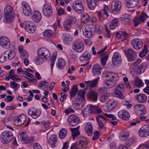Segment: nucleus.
<instances>
[{"label": "nucleus", "instance_id": "nucleus-1", "mask_svg": "<svg viewBox=\"0 0 149 149\" xmlns=\"http://www.w3.org/2000/svg\"><path fill=\"white\" fill-rule=\"evenodd\" d=\"M105 76L106 77L110 78L106 81L105 84L108 88H110L114 86L115 85V82L119 79L118 75L113 72H107Z\"/></svg>", "mask_w": 149, "mask_h": 149}, {"label": "nucleus", "instance_id": "nucleus-2", "mask_svg": "<svg viewBox=\"0 0 149 149\" xmlns=\"http://www.w3.org/2000/svg\"><path fill=\"white\" fill-rule=\"evenodd\" d=\"M13 138L12 132L9 131H6L2 132L0 136L1 141L3 144L9 143Z\"/></svg>", "mask_w": 149, "mask_h": 149}, {"label": "nucleus", "instance_id": "nucleus-3", "mask_svg": "<svg viewBox=\"0 0 149 149\" xmlns=\"http://www.w3.org/2000/svg\"><path fill=\"white\" fill-rule=\"evenodd\" d=\"M37 54L45 61L50 59L51 57V54L49 51L44 47L38 49Z\"/></svg>", "mask_w": 149, "mask_h": 149}, {"label": "nucleus", "instance_id": "nucleus-4", "mask_svg": "<svg viewBox=\"0 0 149 149\" xmlns=\"http://www.w3.org/2000/svg\"><path fill=\"white\" fill-rule=\"evenodd\" d=\"M124 88V86L123 84H118L116 87L115 91L112 93V95L121 99H124V96L123 95V92Z\"/></svg>", "mask_w": 149, "mask_h": 149}, {"label": "nucleus", "instance_id": "nucleus-5", "mask_svg": "<svg viewBox=\"0 0 149 149\" xmlns=\"http://www.w3.org/2000/svg\"><path fill=\"white\" fill-rule=\"evenodd\" d=\"M94 28L91 24L87 25L83 31V35L88 38H91L93 35Z\"/></svg>", "mask_w": 149, "mask_h": 149}, {"label": "nucleus", "instance_id": "nucleus-6", "mask_svg": "<svg viewBox=\"0 0 149 149\" xmlns=\"http://www.w3.org/2000/svg\"><path fill=\"white\" fill-rule=\"evenodd\" d=\"M69 125L71 126H75L78 125L80 121L79 117L75 115H72L68 118Z\"/></svg>", "mask_w": 149, "mask_h": 149}, {"label": "nucleus", "instance_id": "nucleus-7", "mask_svg": "<svg viewBox=\"0 0 149 149\" xmlns=\"http://www.w3.org/2000/svg\"><path fill=\"white\" fill-rule=\"evenodd\" d=\"M134 111L138 116L145 114L146 110L145 107L141 104H137L134 107Z\"/></svg>", "mask_w": 149, "mask_h": 149}, {"label": "nucleus", "instance_id": "nucleus-8", "mask_svg": "<svg viewBox=\"0 0 149 149\" xmlns=\"http://www.w3.org/2000/svg\"><path fill=\"white\" fill-rule=\"evenodd\" d=\"M139 135L141 137H146L149 135V126L146 125H143L138 131Z\"/></svg>", "mask_w": 149, "mask_h": 149}, {"label": "nucleus", "instance_id": "nucleus-9", "mask_svg": "<svg viewBox=\"0 0 149 149\" xmlns=\"http://www.w3.org/2000/svg\"><path fill=\"white\" fill-rule=\"evenodd\" d=\"M121 7V3L118 1H113L111 4V9L114 14H117Z\"/></svg>", "mask_w": 149, "mask_h": 149}, {"label": "nucleus", "instance_id": "nucleus-10", "mask_svg": "<svg viewBox=\"0 0 149 149\" xmlns=\"http://www.w3.org/2000/svg\"><path fill=\"white\" fill-rule=\"evenodd\" d=\"M41 114V111L40 110L36 109L33 107L29 109L28 111V114L34 119H36L39 117Z\"/></svg>", "mask_w": 149, "mask_h": 149}, {"label": "nucleus", "instance_id": "nucleus-11", "mask_svg": "<svg viewBox=\"0 0 149 149\" xmlns=\"http://www.w3.org/2000/svg\"><path fill=\"white\" fill-rule=\"evenodd\" d=\"M76 22V19L74 17H70L66 19L64 22L63 27L65 29L68 30L71 26L73 24L75 23Z\"/></svg>", "mask_w": 149, "mask_h": 149}, {"label": "nucleus", "instance_id": "nucleus-12", "mask_svg": "<svg viewBox=\"0 0 149 149\" xmlns=\"http://www.w3.org/2000/svg\"><path fill=\"white\" fill-rule=\"evenodd\" d=\"M22 6L23 12L24 14L26 16L31 15L32 11L31 8L29 4L26 2L23 1L22 3Z\"/></svg>", "mask_w": 149, "mask_h": 149}, {"label": "nucleus", "instance_id": "nucleus-13", "mask_svg": "<svg viewBox=\"0 0 149 149\" xmlns=\"http://www.w3.org/2000/svg\"><path fill=\"white\" fill-rule=\"evenodd\" d=\"M118 115L120 119L127 120L130 118V114L126 110L122 109L119 110L118 112Z\"/></svg>", "mask_w": 149, "mask_h": 149}, {"label": "nucleus", "instance_id": "nucleus-14", "mask_svg": "<svg viewBox=\"0 0 149 149\" xmlns=\"http://www.w3.org/2000/svg\"><path fill=\"white\" fill-rule=\"evenodd\" d=\"M87 140L86 138L84 137L79 138L77 140L75 144L72 145L75 148V149H81L83 146L84 144L86 143Z\"/></svg>", "mask_w": 149, "mask_h": 149}, {"label": "nucleus", "instance_id": "nucleus-15", "mask_svg": "<svg viewBox=\"0 0 149 149\" xmlns=\"http://www.w3.org/2000/svg\"><path fill=\"white\" fill-rule=\"evenodd\" d=\"M18 137L25 143H33L34 140L33 137L29 138L26 136V133L23 131L20 132Z\"/></svg>", "mask_w": 149, "mask_h": 149}, {"label": "nucleus", "instance_id": "nucleus-16", "mask_svg": "<svg viewBox=\"0 0 149 149\" xmlns=\"http://www.w3.org/2000/svg\"><path fill=\"white\" fill-rule=\"evenodd\" d=\"M43 14L47 17H50L52 14V10L51 6L46 4L43 6L42 9Z\"/></svg>", "mask_w": 149, "mask_h": 149}, {"label": "nucleus", "instance_id": "nucleus-17", "mask_svg": "<svg viewBox=\"0 0 149 149\" xmlns=\"http://www.w3.org/2000/svg\"><path fill=\"white\" fill-rule=\"evenodd\" d=\"M131 44L134 49L139 50L142 47L143 42L139 39L135 38L132 41Z\"/></svg>", "mask_w": 149, "mask_h": 149}, {"label": "nucleus", "instance_id": "nucleus-18", "mask_svg": "<svg viewBox=\"0 0 149 149\" xmlns=\"http://www.w3.org/2000/svg\"><path fill=\"white\" fill-rule=\"evenodd\" d=\"M25 28L28 32L29 33H33L36 30V27L33 22L28 21L26 23Z\"/></svg>", "mask_w": 149, "mask_h": 149}, {"label": "nucleus", "instance_id": "nucleus-19", "mask_svg": "<svg viewBox=\"0 0 149 149\" xmlns=\"http://www.w3.org/2000/svg\"><path fill=\"white\" fill-rule=\"evenodd\" d=\"M73 46V49L78 53L82 52L84 47L83 42L81 41H79L74 44Z\"/></svg>", "mask_w": 149, "mask_h": 149}, {"label": "nucleus", "instance_id": "nucleus-20", "mask_svg": "<svg viewBox=\"0 0 149 149\" xmlns=\"http://www.w3.org/2000/svg\"><path fill=\"white\" fill-rule=\"evenodd\" d=\"M88 98L93 102H96L97 100V94L93 90H90L87 94Z\"/></svg>", "mask_w": 149, "mask_h": 149}, {"label": "nucleus", "instance_id": "nucleus-21", "mask_svg": "<svg viewBox=\"0 0 149 149\" xmlns=\"http://www.w3.org/2000/svg\"><path fill=\"white\" fill-rule=\"evenodd\" d=\"M57 138L55 134H53L49 138L48 143L49 146L52 148H54L57 142Z\"/></svg>", "mask_w": 149, "mask_h": 149}, {"label": "nucleus", "instance_id": "nucleus-22", "mask_svg": "<svg viewBox=\"0 0 149 149\" xmlns=\"http://www.w3.org/2000/svg\"><path fill=\"white\" fill-rule=\"evenodd\" d=\"M130 136V131L126 130L122 131L120 133L119 137L121 140L125 141L128 139Z\"/></svg>", "mask_w": 149, "mask_h": 149}, {"label": "nucleus", "instance_id": "nucleus-23", "mask_svg": "<svg viewBox=\"0 0 149 149\" xmlns=\"http://www.w3.org/2000/svg\"><path fill=\"white\" fill-rule=\"evenodd\" d=\"M32 19L36 22H38L42 18L41 13L38 10H35L33 12L32 16Z\"/></svg>", "mask_w": 149, "mask_h": 149}, {"label": "nucleus", "instance_id": "nucleus-24", "mask_svg": "<svg viewBox=\"0 0 149 149\" xmlns=\"http://www.w3.org/2000/svg\"><path fill=\"white\" fill-rule=\"evenodd\" d=\"M85 132L89 136H91L93 134V127L91 122L87 123L85 127Z\"/></svg>", "mask_w": 149, "mask_h": 149}, {"label": "nucleus", "instance_id": "nucleus-25", "mask_svg": "<svg viewBox=\"0 0 149 149\" xmlns=\"http://www.w3.org/2000/svg\"><path fill=\"white\" fill-rule=\"evenodd\" d=\"M86 2L90 10H94L97 6V0H86Z\"/></svg>", "mask_w": 149, "mask_h": 149}, {"label": "nucleus", "instance_id": "nucleus-26", "mask_svg": "<svg viewBox=\"0 0 149 149\" xmlns=\"http://www.w3.org/2000/svg\"><path fill=\"white\" fill-rule=\"evenodd\" d=\"M102 70L99 64L96 63L92 67V72L94 75H99L101 73Z\"/></svg>", "mask_w": 149, "mask_h": 149}, {"label": "nucleus", "instance_id": "nucleus-27", "mask_svg": "<svg viewBox=\"0 0 149 149\" xmlns=\"http://www.w3.org/2000/svg\"><path fill=\"white\" fill-rule=\"evenodd\" d=\"M121 57L120 53L118 52H115L112 58V62L113 64L116 63H119L121 62Z\"/></svg>", "mask_w": 149, "mask_h": 149}, {"label": "nucleus", "instance_id": "nucleus-28", "mask_svg": "<svg viewBox=\"0 0 149 149\" xmlns=\"http://www.w3.org/2000/svg\"><path fill=\"white\" fill-rule=\"evenodd\" d=\"M136 99L139 102H145L147 100V96L144 94H138L135 97Z\"/></svg>", "mask_w": 149, "mask_h": 149}, {"label": "nucleus", "instance_id": "nucleus-29", "mask_svg": "<svg viewBox=\"0 0 149 149\" xmlns=\"http://www.w3.org/2000/svg\"><path fill=\"white\" fill-rule=\"evenodd\" d=\"M91 55L90 53L87 51H85L79 57L81 61L88 60L91 58Z\"/></svg>", "mask_w": 149, "mask_h": 149}, {"label": "nucleus", "instance_id": "nucleus-30", "mask_svg": "<svg viewBox=\"0 0 149 149\" xmlns=\"http://www.w3.org/2000/svg\"><path fill=\"white\" fill-rule=\"evenodd\" d=\"M117 105V103H107L104 106V110L105 111H110L112 110Z\"/></svg>", "mask_w": 149, "mask_h": 149}, {"label": "nucleus", "instance_id": "nucleus-31", "mask_svg": "<svg viewBox=\"0 0 149 149\" xmlns=\"http://www.w3.org/2000/svg\"><path fill=\"white\" fill-rule=\"evenodd\" d=\"M80 126L74 128H70V130L72 132V136L73 139H74L77 137L80 134V133L78 130Z\"/></svg>", "mask_w": 149, "mask_h": 149}, {"label": "nucleus", "instance_id": "nucleus-32", "mask_svg": "<svg viewBox=\"0 0 149 149\" xmlns=\"http://www.w3.org/2000/svg\"><path fill=\"white\" fill-rule=\"evenodd\" d=\"M10 42L9 39L6 36H1L0 38V44L3 47H6Z\"/></svg>", "mask_w": 149, "mask_h": 149}, {"label": "nucleus", "instance_id": "nucleus-33", "mask_svg": "<svg viewBox=\"0 0 149 149\" xmlns=\"http://www.w3.org/2000/svg\"><path fill=\"white\" fill-rule=\"evenodd\" d=\"M132 84L134 86L139 88L142 87L144 85V84L142 80L136 77L135 78L134 81H132Z\"/></svg>", "mask_w": 149, "mask_h": 149}, {"label": "nucleus", "instance_id": "nucleus-34", "mask_svg": "<svg viewBox=\"0 0 149 149\" xmlns=\"http://www.w3.org/2000/svg\"><path fill=\"white\" fill-rule=\"evenodd\" d=\"M90 110H91L92 113H94L96 114H100L101 113L102 111V109L98 106H95L93 105H90Z\"/></svg>", "mask_w": 149, "mask_h": 149}, {"label": "nucleus", "instance_id": "nucleus-35", "mask_svg": "<svg viewBox=\"0 0 149 149\" xmlns=\"http://www.w3.org/2000/svg\"><path fill=\"white\" fill-rule=\"evenodd\" d=\"M146 68V64L145 63H141L139 66H138L136 69V74H140L142 72H143Z\"/></svg>", "mask_w": 149, "mask_h": 149}, {"label": "nucleus", "instance_id": "nucleus-36", "mask_svg": "<svg viewBox=\"0 0 149 149\" xmlns=\"http://www.w3.org/2000/svg\"><path fill=\"white\" fill-rule=\"evenodd\" d=\"M120 20L124 24H129L130 21V15L128 14H126L123 17H121Z\"/></svg>", "mask_w": 149, "mask_h": 149}, {"label": "nucleus", "instance_id": "nucleus-37", "mask_svg": "<svg viewBox=\"0 0 149 149\" xmlns=\"http://www.w3.org/2000/svg\"><path fill=\"white\" fill-rule=\"evenodd\" d=\"M91 19L90 17L87 13L83 14L81 18V22L85 23H88Z\"/></svg>", "mask_w": 149, "mask_h": 149}, {"label": "nucleus", "instance_id": "nucleus-38", "mask_svg": "<svg viewBox=\"0 0 149 149\" xmlns=\"http://www.w3.org/2000/svg\"><path fill=\"white\" fill-rule=\"evenodd\" d=\"M72 8L78 13H82L84 12V10L83 5L73 6Z\"/></svg>", "mask_w": 149, "mask_h": 149}, {"label": "nucleus", "instance_id": "nucleus-39", "mask_svg": "<svg viewBox=\"0 0 149 149\" xmlns=\"http://www.w3.org/2000/svg\"><path fill=\"white\" fill-rule=\"evenodd\" d=\"M65 62L64 60L63 59H59L56 63L57 67L59 69H62L64 67Z\"/></svg>", "mask_w": 149, "mask_h": 149}, {"label": "nucleus", "instance_id": "nucleus-40", "mask_svg": "<svg viewBox=\"0 0 149 149\" xmlns=\"http://www.w3.org/2000/svg\"><path fill=\"white\" fill-rule=\"evenodd\" d=\"M33 61L36 65H40L44 63L45 61L38 55L37 56H36L34 58Z\"/></svg>", "mask_w": 149, "mask_h": 149}, {"label": "nucleus", "instance_id": "nucleus-41", "mask_svg": "<svg viewBox=\"0 0 149 149\" xmlns=\"http://www.w3.org/2000/svg\"><path fill=\"white\" fill-rule=\"evenodd\" d=\"M99 77H98L94 79L92 81H86L85 83H87L88 87L92 88L95 87L97 84V83L99 79Z\"/></svg>", "mask_w": 149, "mask_h": 149}, {"label": "nucleus", "instance_id": "nucleus-42", "mask_svg": "<svg viewBox=\"0 0 149 149\" xmlns=\"http://www.w3.org/2000/svg\"><path fill=\"white\" fill-rule=\"evenodd\" d=\"M78 90L77 86V85H74L72 88L70 95L71 97L75 96L77 94Z\"/></svg>", "mask_w": 149, "mask_h": 149}, {"label": "nucleus", "instance_id": "nucleus-43", "mask_svg": "<svg viewBox=\"0 0 149 149\" xmlns=\"http://www.w3.org/2000/svg\"><path fill=\"white\" fill-rule=\"evenodd\" d=\"M148 52L146 44H145L143 48L139 54V56L141 58H143L145 56Z\"/></svg>", "mask_w": 149, "mask_h": 149}, {"label": "nucleus", "instance_id": "nucleus-44", "mask_svg": "<svg viewBox=\"0 0 149 149\" xmlns=\"http://www.w3.org/2000/svg\"><path fill=\"white\" fill-rule=\"evenodd\" d=\"M4 14H14V12L12 7L9 5H7L4 8Z\"/></svg>", "mask_w": 149, "mask_h": 149}, {"label": "nucleus", "instance_id": "nucleus-45", "mask_svg": "<svg viewBox=\"0 0 149 149\" xmlns=\"http://www.w3.org/2000/svg\"><path fill=\"white\" fill-rule=\"evenodd\" d=\"M14 14H5V19L7 22H11L13 20Z\"/></svg>", "mask_w": 149, "mask_h": 149}, {"label": "nucleus", "instance_id": "nucleus-46", "mask_svg": "<svg viewBox=\"0 0 149 149\" xmlns=\"http://www.w3.org/2000/svg\"><path fill=\"white\" fill-rule=\"evenodd\" d=\"M90 107H88V106L86 107L82 111V113L84 117H86L87 115H90L92 113Z\"/></svg>", "mask_w": 149, "mask_h": 149}, {"label": "nucleus", "instance_id": "nucleus-47", "mask_svg": "<svg viewBox=\"0 0 149 149\" xmlns=\"http://www.w3.org/2000/svg\"><path fill=\"white\" fill-rule=\"evenodd\" d=\"M118 20L117 19H113L110 24L109 26L110 29L111 30L113 29L118 24Z\"/></svg>", "mask_w": 149, "mask_h": 149}, {"label": "nucleus", "instance_id": "nucleus-48", "mask_svg": "<svg viewBox=\"0 0 149 149\" xmlns=\"http://www.w3.org/2000/svg\"><path fill=\"white\" fill-rule=\"evenodd\" d=\"M86 93V91L84 90H81L79 91L77 95L78 96H80V99L81 101H84L85 99V95Z\"/></svg>", "mask_w": 149, "mask_h": 149}, {"label": "nucleus", "instance_id": "nucleus-49", "mask_svg": "<svg viewBox=\"0 0 149 149\" xmlns=\"http://www.w3.org/2000/svg\"><path fill=\"white\" fill-rule=\"evenodd\" d=\"M108 8L107 7H105L103 10L98 12V15L100 20V17L102 16L103 13L105 14L107 16H109L108 14V12L107 11Z\"/></svg>", "mask_w": 149, "mask_h": 149}, {"label": "nucleus", "instance_id": "nucleus-50", "mask_svg": "<svg viewBox=\"0 0 149 149\" xmlns=\"http://www.w3.org/2000/svg\"><path fill=\"white\" fill-rule=\"evenodd\" d=\"M103 31V28L102 26L99 25H97L95 27V30L94 31L97 34H101Z\"/></svg>", "mask_w": 149, "mask_h": 149}, {"label": "nucleus", "instance_id": "nucleus-51", "mask_svg": "<svg viewBox=\"0 0 149 149\" xmlns=\"http://www.w3.org/2000/svg\"><path fill=\"white\" fill-rule=\"evenodd\" d=\"M67 134V131L65 129H62L60 131L59 133V137L60 138L63 139L66 136Z\"/></svg>", "mask_w": 149, "mask_h": 149}, {"label": "nucleus", "instance_id": "nucleus-52", "mask_svg": "<svg viewBox=\"0 0 149 149\" xmlns=\"http://www.w3.org/2000/svg\"><path fill=\"white\" fill-rule=\"evenodd\" d=\"M7 54L9 53L10 55V60L13 59L15 57V54L14 50L11 49H8L6 50Z\"/></svg>", "mask_w": 149, "mask_h": 149}, {"label": "nucleus", "instance_id": "nucleus-53", "mask_svg": "<svg viewBox=\"0 0 149 149\" xmlns=\"http://www.w3.org/2000/svg\"><path fill=\"white\" fill-rule=\"evenodd\" d=\"M53 34V31L49 29L45 30L43 33V35L44 36L49 37Z\"/></svg>", "mask_w": 149, "mask_h": 149}, {"label": "nucleus", "instance_id": "nucleus-54", "mask_svg": "<svg viewBox=\"0 0 149 149\" xmlns=\"http://www.w3.org/2000/svg\"><path fill=\"white\" fill-rule=\"evenodd\" d=\"M56 57V54L54 53L53 54L52 58L51 60V63L50 64L51 68L52 70L53 66L54 65V62Z\"/></svg>", "mask_w": 149, "mask_h": 149}, {"label": "nucleus", "instance_id": "nucleus-55", "mask_svg": "<svg viewBox=\"0 0 149 149\" xmlns=\"http://www.w3.org/2000/svg\"><path fill=\"white\" fill-rule=\"evenodd\" d=\"M125 54L127 57L129 61H130V48L126 49L124 50Z\"/></svg>", "mask_w": 149, "mask_h": 149}, {"label": "nucleus", "instance_id": "nucleus-56", "mask_svg": "<svg viewBox=\"0 0 149 149\" xmlns=\"http://www.w3.org/2000/svg\"><path fill=\"white\" fill-rule=\"evenodd\" d=\"M108 59V55H106L104 57H102L101 59V64L102 65H104L106 64V62Z\"/></svg>", "mask_w": 149, "mask_h": 149}, {"label": "nucleus", "instance_id": "nucleus-57", "mask_svg": "<svg viewBox=\"0 0 149 149\" xmlns=\"http://www.w3.org/2000/svg\"><path fill=\"white\" fill-rule=\"evenodd\" d=\"M20 120V121L23 123H24L26 120V116L24 114H21L18 117Z\"/></svg>", "mask_w": 149, "mask_h": 149}, {"label": "nucleus", "instance_id": "nucleus-58", "mask_svg": "<svg viewBox=\"0 0 149 149\" xmlns=\"http://www.w3.org/2000/svg\"><path fill=\"white\" fill-rule=\"evenodd\" d=\"M72 105L73 107L76 109H80L83 106L82 103H73Z\"/></svg>", "mask_w": 149, "mask_h": 149}, {"label": "nucleus", "instance_id": "nucleus-59", "mask_svg": "<svg viewBox=\"0 0 149 149\" xmlns=\"http://www.w3.org/2000/svg\"><path fill=\"white\" fill-rule=\"evenodd\" d=\"M139 3L138 0H131V8H135Z\"/></svg>", "mask_w": 149, "mask_h": 149}, {"label": "nucleus", "instance_id": "nucleus-60", "mask_svg": "<svg viewBox=\"0 0 149 149\" xmlns=\"http://www.w3.org/2000/svg\"><path fill=\"white\" fill-rule=\"evenodd\" d=\"M141 19L139 17H135L134 18V22L135 27H136L138 25L141 23Z\"/></svg>", "mask_w": 149, "mask_h": 149}, {"label": "nucleus", "instance_id": "nucleus-61", "mask_svg": "<svg viewBox=\"0 0 149 149\" xmlns=\"http://www.w3.org/2000/svg\"><path fill=\"white\" fill-rule=\"evenodd\" d=\"M137 56L136 52L131 50V61L135 60Z\"/></svg>", "mask_w": 149, "mask_h": 149}, {"label": "nucleus", "instance_id": "nucleus-62", "mask_svg": "<svg viewBox=\"0 0 149 149\" xmlns=\"http://www.w3.org/2000/svg\"><path fill=\"white\" fill-rule=\"evenodd\" d=\"M148 17V16L147 14L143 12L141 14L139 18L141 19V21L144 22L146 19Z\"/></svg>", "mask_w": 149, "mask_h": 149}, {"label": "nucleus", "instance_id": "nucleus-63", "mask_svg": "<svg viewBox=\"0 0 149 149\" xmlns=\"http://www.w3.org/2000/svg\"><path fill=\"white\" fill-rule=\"evenodd\" d=\"M141 61V60L140 58H138L136 61L134 62L132 65V68L133 70H134L135 68L137 67V65L139 64Z\"/></svg>", "mask_w": 149, "mask_h": 149}, {"label": "nucleus", "instance_id": "nucleus-64", "mask_svg": "<svg viewBox=\"0 0 149 149\" xmlns=\"http://www.w3.org/2000/svg\"><path fill=\"white\" fill-rule=\"evenodd\" d=\"M14 123V125L16 126L20 125L23 124V123L20 121V119L18 117L15 119Z\"/></svg>", "mask_w": 149, "mask_h": 149}]
</instances>
